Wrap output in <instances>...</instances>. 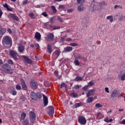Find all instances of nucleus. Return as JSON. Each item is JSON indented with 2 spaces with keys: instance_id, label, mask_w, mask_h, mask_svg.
Returning <instances> with one entry per match:
<instances>
[{
  "instance_id": "22",
  "label": "nucleus",
  "mask_w": 125,
  "mask_h": 125,
  "mask_svg": "<svg viewBox=\"0 0 125 125\" xmlns=\"http://www.w3.org/2000/svg\"><path fill=\"white\" fill-rule=\"evenodd\" d=\"M35 38V39H36L38 42H40V41H41V33L39 32H36Z\"/></svg>"
},
{
  "instance_id": "60",
  "label": "nucleus",
  "mask_w": 125,
  "mask_h": 125,
  "mask_svg": "<svg viewBox=\"0 0 125 125\" xmlns=\"http://www.w3.org/2000/svg\"><path fill=\"white\" fill-rule=\"evenodd\" d=\"M104 121L106 123H108L109 119H108V117H107L106 118L104 119Z\"/></svg>"
},
{
  "instance_id": "11",
  "label": "nucleus",
  "mask_w": 125,
  "mask_h": 125,
  "mask_svg": "<svg viewBox=\"0 0 125 125\" xmlns=\"http://www.w3.org/2000/svg\"><path fill=\"white\" fill-rule=\"evenodd\" d=\"M86 94L87 95V97H90V96L95 94V90L94 89L89 90L88 92L86 93Z\"/></svg>"
},
{
  "instance_id": "19",
  "label": "nucleus",
  "mask_w": 125,
  "mask_h": 125,
  "mask_svg": "<svg viewBox=\"0 0 125 125\" xmlns=\"http://www.w3.org/2000/svg\"><path fill=\"white\" fill-rule=\"evenodd\" d=\"M78 11L80 12H82V11H83V10L84 9V7H83V4H81L80 5H79L77 7Z\"/></svg>"
},
{
  "instance_id": "40",
  "label": "nucleus",
  "mask_w": 125,
  "mask_h": 125,
  "mask_svg": "<svg viewBox=\"0 0 125 125\" xmlns=\"http://www.w3.org/2000/svg\"><path fill=\"white\" fill-rule=\"evenodd\" d=\"M95 84V83L94 81H93V80H92L88 83V85L89 86H93V85H94Z\"/></svg>"
},
{
  "instance_id": "59",
  "label": "nucleus",
  "mask_w": 125,
  "mask_h": 125,
  "mask_svg": "<svg viewBox=\"0 0 125 125\" xmlns=\"http://www.w3.org/2000/svg\"><path fill=\"white\" fill-rule=\"evenodd\" d=\"M121 125H125V119L120 122Z\"/></svg>"
},
{
  "instance_id": "8",
  "label": "nucleus",
  "mask_w": 125,
  "mask_h": 125,
  "mask_svg": "<svg viewBox=\"0 0 125 125\" xmlns=\"http://www.w3.org/2000/svg\"><path fill=\"white\" fill-rule=\"evenodd\" d=\"M60 50H57L55 52H53L52 54V58L53 59H57L59 55H60Z\"/></svg>"
},
{
  "instance_id": "51",
  "label": "nucleus",
  "mask_w": 125,
  "mask_h": 125,
  "mask_svg": "<svg viewBox=\"0 0 125 125\" xmlns=\"http://www.w3.org/2000/svg\"><path fill=\"white\" fill-rule=\"evenodd\" d=\"M121 81H125V75L124 74L121 75Z\"/></svg>"
},
{
  "instance_id": "64",
  "label": "nucleus",
  "mask_w": 125,
  "mask_h": 125,
  "mask_svg": "<svg viewBox=\"0 0 125 125\" xmlns=\"http://www.w3.org/2000/svg\"><path fill=\"white\" fill-rule=\"evenodd\" d=\"M72 11H73V9H69L67 10V12H72Z\"/></svg>"
},
{
  "instance_id": "38",
  "label": "nucleus",
  "mask_w": 125,
  "mask_h": 125,
  "mask_svg": "<svg viewBox=\"0 0 125 125\" xmlns=\"http://www.w3.org/2000/svg\"><path fill=\"white\" fill-rule=\"evenodd\" d=\"M50 27L52 28L54 30H58L59 29H60V26H53L52 25H50Z\"/></svg>"
},
{
  "instance_id": "21",
  "label": "nucleus",
  "mask_w": 125,
  "mask_h": 125,
  "mask_svg": "<svg viewBox=\"0 0 125 125\" xmlns=\"http://www.w3.org/2000/svg\"><path fill=\"white\" fill-rule=\"evenodd\" d=\"M47 38L49 41H53L54 40V35L53 33H50L47 35Z\"/></svg>"
},
{
  "instance_id": "14",
  "label": "nucleus",
  "mask_w": 125,
  "mask_h": 125,
  "mask_svg": "<svg viewBox=\"0 0 125 125\" xmlns=\"http://www.w3.org/2000/svg\"><path fill=\"white\" fill-rule=\"evenodd\" d=\"M3 7H4V8H6L7 10H8V11H13V8L10 7V6L8 5L7 3H5L3 4Z\"/></svg>"
},
{
  "instance_id": "13",
  "label": "nucleus",
  "mask_w": 125,
  "mask_h": 125,
  "mask_svg": "<svg viewBox=\"0 0 125 125\" xmlns=\"http://www.w3.org/2000/svg\"><path fill=\"white\" fill-rule=\"evenodd\" d=\"M23 58L24 60L25 61L26 63L28 64H32L33 63V62L31 59H29L28 57H26L25 56H23Z\"/></svg>"
},
{
  "instance_id": "57",
  "label": "nucleus",
  "mask_w": 125,
  "mask_h": 125,
  "mask_svg": "<svg viewBox=\"0 0 125 125\" xmlns=\"http://www.w3.org/2000/svg\"><path fill=\"white\" fill-rule=\"evenodd\" d=\"M66 42H71L72 41V38H67L65 40Z\"/></svg>"
},
{
  "instance_id": "35",
  "label": "nucleus",
  "mask_w": 125,
  "mask_h": 125,
  "mask_svg": "<svg viewBox=\"0 0 125 125\" xmlns=\"http://www.w3.org/2000/svg\"><path fill=\"white\" fill-rule=\"evenodd\" d=\"M83 105V103H76L74 105L75 108H79V107H81V106Z\"/></svg>"
},
{
  "instance_id": "12",
  "label": "nucleus",
  "mask_w": 125,
  "mask_h": 125,
  "mask_svg": "<svg viewBox=\"0 0 125 125\" xmlns=\"http://www.w3.org/2000/svg\"><path fill=\"white\" fill-rule=\"evenodd\" d=\"M75 59H82L83 61H85V62H86L87 61V59L85 58L84 56H82L81 54L77 55L75 57Z\"/></svg>"
},
{
  "instance_id": "24",
  "label": "nucleus",
  "mask_w": 125,
  "mask_h": 125,
  "mask_svg": "<svg viewBox=\"0 0 125 125\" xmlns=\"http://www.w3.org/2000/svg\"><path fill=\"white\" fill-rule=\"evenodd\" d=\"M52 47L50 44H48L47 47V51L48 53H51L52 52Z\"/></svg>"
},
{
  "instance_id": "5",
  "label": "nucleus",
  "mask_w": 125,
  "mask_h": 125,
  "mask_svg": "<svg viewBox=\"0 0 125 125\" xmlns=\"http://www.w3.org/2000/svg\"><path fill=\"white\" fill-rule=\"evenodd\" d=\"M123 94L120 93V92H119V91L117 90H114L112 91L110 97L112 98H114L115 97H117V96H119V97L122 96Z\"/></svg>"
},
{
  "instance_id": "42",
  "label": "nucleus",
  "mask_w": 125,
  "mask_h": 125,
  "mask_svg": "<svg viewBox=\"0 0 125 125\" xmlns=\"http://www.w3.org/2000/svg\"><path fill=\"white\" fill-rule=\"evenodd\" d=\"M74 63L76 66H79L80 65V62L78 60H75Z\"/></svg>"
},
{
  "instance_id": "61",
  "label": "nucleus",
  "mask_w": 125,
  "mask_h": 125,
  "mask_svg": "<svg viewBox=\"0 0 125 125\" xmlns=\"http://www.w3.org/2000/svg\"><path fill=\"white\" fill-rule=\"evenodd\" d=\"M7 32H8L9 34H11L12 33V31H11V29H10V28H8L7 29Z\"/></svg>"
},
{
  "instance_id": "29",
  "label": "nucleus",
  "mask_w": 125,
  "mask_h": 125,
  "mask_svg": "<svg viewBox=\"0 0 125 125\" xmlns=\"http://www.w3.org/2000/svg\"><path fill=\"white\" fill-rule=\"evenodd\" d=\"M22 125H30V122H29V120H28L27 119H26L23 120Z\"/></svg>"
},
{
  "instance_id": "23",
  "label": "nucleus",
  "mask_w": 125,
  "mask_h": 125,
  "mask_svg": "<svg viewBox=\"0 0 125 125\" xmlns=\"http://www.w3.org/2000/svg\"><path fill=\"white\" fill-rule=\"evenodd\" d=\"M18 50L21 53H23L24 50H25V47L22 45H20L19 46Z\"/></svg>"
},
{
  "instance_id": "26",
  "label": "nucleus",
  "mask_w": 125,
  "mask_h": 125,
  "mask_svg": "<svg viewBox=\"0 0 125 125\" xmlns=\"http://www.w3.org/2000/svg\"><path fill=\"white\" fill-rule=\"evenodd\" d=\"M6 32V29L5 28H2L1 30H0V37H2V36L5 34Z\"/></svg>"
},
{
  "instance_id": "32",
  "label": "nucleus",
  "mask_w": 125,
  "mask_h": 125,
  "mask_svg": "<svg viewBox=\"0 0 125 125\" xmlns=\"http://www.w3.org/2000/svg\"><path fill=\"white\" fill-rule=\"evenodd\" d=\"M75 82H81L83 81V78L80 77V76H77L74 79Z\"/></svg>"
},
{
  "instance_id": "37",
  "label": "nucleus",
  "mask_w": 125,
  "mask_h": 125,
  "mask_svg": "<svg viewBox=\"0 0 125 125\" xmlns=\"http://www.w3.org/2000/svg\"><path fill=\"white\" fill-rule=\"evenodd\" d=\"M51 8L52 10L53 13H56V12H57V9H56V8H55V6L54 5H52Z\"/></svg>"
},
{
  "instance_id": "2",
  "label": "nucleus",
  "mask_w": 125,
  "mask_h": 125,
  "mask_svg": "<svg viewBox=\"0 0 125 125\" xmlns=\"http://www.w3.org/2000/svg\"><path fill=\"white\" fill-rule=\"evenodd\" d=\"M101 4H104V5H105L106 3H105V2H103L102 3H98L95 2V1H92L90 9L91 10V11H92V12H94V11H96L97 10V9H99V7H98V5H101Z\"/></svg>"
},
{
  "instance_id": "39",
  "label": "nucleus",
  "mask_w": 125,
  "mask_h": 125,
  "mask_svg": "<svg viewBox=\"0 0 125 125\" xmlns=\"http://www.w3.org/2000/svg\"><path fill=\"white\" fill-rule=\"evenodd\" d=\"M43 95H43V94H42L41 93H37V97L41 99L42 97V96L43 97Z\"/></svg>"
},
{
  "instance_id": "34",
  "label": "nucleus",
  "mask_w": 125,
  "mask_h": 125,
  "mask_svg": "<svg viewBox=\"0 0 125 125\" xmlns=\"http://www.w3.org/2000/svg\"><path fill=\"white\" fill-rule=\"evenodd\" d=\"M106 19L108 20H109L110 22L112 23L113 22L114 19H113V16H108L106 17Z\"/></svg>"
},
{
  "instance_id": "18",
  "label": "nucleus",
  "mask_w": 125,
  "mask_h": 125,
  "mask_svg": "<svg viewBox=\"0 0 125 125\" xmlns=\"http://www.w3.org/2000/svg\"><path fill=\"white\" fill-rule=\"evenodd\" d=\"M43 101L44 106H46L48 104V99L45 95H43Z\"/></svg>"
},
{
  "instance_id": "58",
  "label": "nucleus",
  "mask_w": 125,
  "mask_h": 125,
  "mask_svg": "<svg viewBox=\"0 0 125 125\" xmlns=\"http://www.w3.org/2000/svg\"><path fill=\"white\" fill-rule=\"evenodd\" d=\"M42 15H43V16H44V17H46L47 16V14H46V13L45 12H43L42 13Z\"/></svg>"
},
{
  "instance_id": "31",
  "label": "nucleus",
  "mask_w": 125,
  "mask_h": 125,
  "mask_svg": "<svg viewBox=\"0 0 125 125\" xmlns=\"http://www.w3.org/2000/svg\"><path fill=\"white\" fill-rule=\"evenodd\" d=\"M87 99L86 100V103H91L94 100V98L93 97H87Z\"/></svg>"
},
{
  "instance_id": "55",
  "label": "nucleus",
  "mask_w": 125,
  "mask_h": 125,
  "mask_svg": "<svg viewBox=\"0 0 125 125\" xmlns=\"http://www.w3.org/2000/svg\"><path fill=\"white\" fill-rule=\"evenodd\" d=\"M27 3H28V0H25L24 1H22V4H23V5H25Z\"/></svg>"
},
{
  "instance_id": "4",
  "label": "nucleus",
  "mask_w": 125,
  "mask_h": 125,
  "mask_svg": "<svg viewBox=\"0 0 125 125\" xmlns=\"http://www.w3.org/2000/svg\"><path fill=\"white\" fill-rule=\"evenodd\" d=\"M29 119L31 123L30 125H33L36 121V114L34 111H31L29 112Z\"/></svg>"
},
{
  "instance_id": "54",
  "label": "nucleus",
  "mask_w": 125,
  "mask_h": 125,
  "mask_svg": "<svg viewBox=\"0 0 125 125\" xmlns=\"http://www.w3.org/2000/svg\"><path fill=\"white\" fill-rule=\"evenodd\" d=\"M35 47H36V48H37V49H39L40 48V45H39L38 43H36Z\"/></svg>"
},
{
  "instance_id": "47",
  "label": "nucleus",
  "mask_w": 125,
  "mask_h": 125,
  "mask_svg": "<svg viewBox=\"0 0 125 125\" xmlns=\"http://www.w3.org/2000/svg\"><path fill=\"white\" fill-rule=\"evenodd\" d=\"M84 24H85L86 25V24H88V23H89V20H88V19H86L84 20Z\"/></svg>"
},
{
  "instance_id": "10",
  "label": "nucleus",
  "mask_w": 125,
  "mask_h": 125,
  "mask_svg": "<svg viewBox=\"0 0 125 125\" xmlns=\"http://www.w3.org/2000/svg\"><path fill=\"white\" fill-rule=\"evenodd\" d=\"M30 96L31 99L33 101H36V100H37V93L34 91L31 92Z\"/></svg>"
},
{
  "instance_id": "62",
  "label": "nucleus",
  "mask_w": 125,
  "mask_h": 125,
  "mask_svg": "<svg viewBox=\"0 0 125 125\" xmlns=\"http://www.w3.org/2000/svg\"><path fill=\"white\" fill-rule=\"evenodd\" d=\"M2 16V11H1V9H0V18H1Z\"/></svg>"
},
{
  "instance_id": "1",
  "label": "nucleus",
  "mask_w": 125,
  "mask_h": 125,
  "mask_svg": "<svg viewBox=\"0 0 125 125\" xmlns=\"http://www.w3.org/2000/svg\"><path fill=\"white\" fill-rule=\"evenodd\" d=\"M2 42L3 45H10V46H11L12 45V39L9 36H4Z\"/></svg>"
},
{
  "instance_id": "30",
  "label": "nucleus",
  "mask_w": 125,
  "mask_h": 125,
  "mask_svg": "<svg viewBox=\"0 0 125 125\" xmlns=\"http://www.w3.org/2000/svg\"><path fill=\"white\" fill-rule=\"evenodd\" d=\"M10 17H11V18H13L14 20H16V21H18V17L15 16L14 14H10Z\"/></svg>"
},
{
  "instance_id": "53",
  "label": "nucleus",
  "mask_w": 125,
  "mask_h": 125,
  "mask_svg": "<svg viewBox=\"0 0 125 125\" xmlns=\"http://www.w3.org/2000/svg\"><path fill=\"white\" fill-rule=\"evenodd\" d=\"M104 89H105V92H107V93H109L110 92V91H109V88L105 87Z\"/></svg>"
},
{
  "instance_id": "25",
  "label": "nucleus",
  "mask_w": 125,
  "mask_h": 125,
  "mask_svg": "<svg viewBox=\"0 0 125 125\" xmlns=\"http://www.w3.org/2000/svg\"><path fill=\"white\" fill-rule=\"evenodd\" d=\"M10 93L12 95H16L17 94V92H16L15 88H12L10 91Z\"/></svg>"
},
{
  "instance_id": "27",
  "label": "nucleus",
  "mask_w": 125,
  "mask_h": 125,
  "mask_svg": "<svg viewBox=\"0 0 125 125\" xmlns=\"http://www.w3.org/2000/svg\"><path fill=\"white\" fill-rule=\"evenodd\" d=\"M25 118H26V113H25L24 112H22L21 113L20 120L24 121V120H25Z\"/></svg>"
},
{
  "instance_id": "36",
  "label": "nucleus",
  "mask_w": 125,
  "mask_h": 125,
  "mask_svg": "<svg viewBox=\"0 0 125 125\" xmlns=\"http://www.w3.org/2000/svg\"><path fill=\"white\" fill-rule=\"evenodd\" d=\"M78 4H83L85 2V0H76Z\"/></svg>"
},
{
  "instance_id": "3",
  "label": "nucleus",
  "mask_w": 125,
  "mask_h": 125,
  "mask_svg": "<svg viewBox=\"0 0 125 125\" xmlns=\"http://www.w3.org/2000/svg\"><path fill=\"white\" fill-rule=\"evenodd\" d=\"M2 67L4 72H5V73L7 74H12V69H11V67L10 65L5 63L3 64Z\"/></svg>"
},
{
  "instance_id": "49",
  "label": "nucleus",
  "mask_w": 125,
  "mask_h": 125,
  "mask_svg": "<svg viewBox=\"0 0 125 125\" xmlns=\"http://www.w3.org/2000/svg\"><path fill=\"white\" fill-rule=\"evenodd\" d=\"M8 64H10V65H13L14 64L13 61L11 60H9L8 61Z\"/></svg>"
},
{
  "instance_id": "9",
  "label": "nucleus",
  "mask_w": 125,
  "mask_h": 125,
  "mask_svg": "<svg viewBox=\"0 0 125 125\" xmlns=\"http://www.w3.org/2000/svg\"><path fill=\"white\" fill-rule=\"evenodd\" d=\"M30 86L33 89H37L38 88V83L35 80H31L30 82Z\"/></svg>"
},
{
  "instance_id": "44",
  "label": "nucleus",
  "mask_w": 125,
  "mask_h": 125,
  "mask_svg": "<svg viewBox=\"0 0 125 125\" xmlns=\"http://www.w3.org/2000/svg\"><path fill=\"white\" fill-rule=\"evenodd\" d=\"M57 20L61 23H63V19L60 16H58Z\"/></svg>"
},
{
  "instance_id": "45",
  "label": "nucleus",
  "mask_w": 125,
  "mask_h": 125,
  "mask_svg": "<svg viewBox=\"0 0 125 125\" xmlns=\"http://www.w3.org/2000/svg\"><path fill=\"white\" fill-rule=\"evenodd\" d=\"M16 89L17 90H20V89H21V86L20 85V84H17L16 86Z\"/></svg>"
},
{
  "instance_id": "15",
  "label": "nucleus",
  "mask_w": 125,
  "mask_h": 125,
  "mask_svg": "<svg viewBox=\"0 0 125 125\" xmlns=\"http://www.w3.org/2000/svg\"><path fill=\"white\" fill-rule=\"evenodd\" d=\"M53 114H54V108H53V106H49L48 114L49 116H51Z\"/></svg>"
},
{
  "instance_id": "63",
  "label": "nucleus",
  "mask_w": 125,
  "mask_h": 125,
  "mask_svg": "<svg viewBox=\"0 0 125 125\" xmlns=\"http://www.w3.org/2000/svg\"><path fill=\"white\" fill-rule=\"evenodd\" d=\"M54 74H55L56 77H58V72L57 71H55Z\"/></svg>"
},
{
  "instance_id": "56",
  "label": "nucleus",
  "mask_w": 125,
  "mask_h": 125,
  "mask_svg": "<svg viewBox=\"0 0 125 125\" xmlns=\"http://www.w3.org/2000/svg\"><path fill=\"white\" fill-rule=\"evenodd\" d=\"M59 8H61L62 9H64V8H65V7L63 5H61L59 6Z\"/></svg>"
},
{
  "instance_id": "7",
  "label": "nucleus",
  "mask_w": 125,
  "mask_h": 125,
  "mask_svg": "<svg viewBox=\"0 0 125 125\" xmlns=\"http://www.w3.org/2000/svg\"><path fill=\"white\" fill-rule=\"evenodd\" d=\"M78 122L81 125H85V124H86V120L83 116H79L78 118Z\"/></svg>"
},
{
  "instance_id": "33",
  "label": "nucleus",
  "mask_w": 125,
  "mask_h": 125,
  "mask_svg": "<svg viewBox=\"0 0 125 125\" xmlns=\"http://www.w3.org/2000/svg\"><path fill=\"white\" fill-rule=\"evenodd\" d=\"M29 16L31 19H35L36 18V16H35V14L33 12H30L29 14Z\"/></svg>"
},
{
  "instance_id": "41",
  "label": "nucleus",
  "mask_w": 125,
  "mask_h": 125,
  "mask_svg": "<svg viewBox=\"0 0 125 125\" xmlns=\"http://www.w3.org/2000/svg\"><path fill=\"white\" fill-rule=\"evenodd\" d=\"M62 87H65V89H67L68 86L65 83H63L61 84V88H62Z\"/></svg>"
},
{
  "instance_id": "43",
  "label": "nucleus",
  "mask_w": 125,
  "mask_h": 125,
  "mask_svg": "<svg viewBox=\"0 0 125 125\" xmlns=\"http://www.w3.org/2000/svg\"><path fill=\"white\" fill-rule=\"evenodd\" d=\"M69 45L70 46H79V44L77 43H70Z\"/></svg>"
},
{
  "instance_id": "46",
  "label": "nucleus",
  "mask_w": 125,
  "mask_h": 125,
  "mask_svg": "<svg viewBox=\"0 0 125 125\" xmlns=\"http://www.w3.org/2000/svg\"><path fill=\"white\" fill-rule=\"evenodd\" d=\"M54 17H51L50 19L49 22L51 23V24H53L54 23V20H53Z\"/></svg>"
},
{
  "instance_id": "17",
  "label": "nucleus",
  "mask_w": 125,
  "mask_h": 125,
  "mask_svg": "<svg viewBox=\"0 0 125 125\" xmlns=\"http://www.w3.org/2000/svg\"><path fill=\"white\" fill-rule=\"evenodd\" d=\"M21 85L23 89H24V90H27L28 87H27V85H26V83H25L23 79H21Z\"/></svg>"
},
{
  "instance_id": "20",
  "label": "nucleus",
  "mask_w": 125,
  "mask_h": 125,
  "mask_svg": "<svg viewBox=\"0 0 125 125\" xmlns=\"http://www.w3.org/2000/svg\"><path fill=\"white\" fill-rule=\"evenodd\" d=\"M64 52H71L73 51V47L72 46H67L64 48Z\"/></svg>"
},
{
  "instance_id": "6",
  "label": "nucleus",
  "mask_w": 125,
  "mask_h": 125,
  "mask_svg": "<svg viewBox=\"0 0 125 125\" xmlns=\"http://www.w3.org/2000/svg\"><path fill=\"white\" fill-rule=\"evenodd\" d=\"M10 55L11 56L14 60L17 59V56H18V53L14 50H11L10 52Z\"/></svg>"
},
{
  "instance_id": "50",
  "label": "nucleus",
  "mask_w": 125,
  "mask_h": 125,
  "mask_svg": "<svg viewBox=\"0 0 125 125\" xmlns=\"http://www.w3.org/2000/svg\"><path fill=\"white\" fill-rule=\"evenodd\" d=\"M88 85H85L84 87H83V90H87V89L88 88Z\"/></svg>"
},
{
  "instance_id": "28",
  "label": "nucleus",
  "mask_w": 125,
  "mask_h": 125,
  "mask_svg": "<svg viewBox=\"0 0 125 125\" xmlns=\"http://www.w3.org/2000/svg\"><path fill=\"white\" fill-rule=\"evenodd\" d=\"M70 96L71 97H73V98H76L77 97H79V95H78L77 93L73 92L70 93Z\"/></svg>"
},
{
  "instance_id": "16",
  "label": "nucleus",
  "mask_w": 125,
  "mask_h": 125,
  "mask_svg": "<svg viewBox=\"0 0 125 125\" xmlns=\"http://www.w3.org/2000/svg\"><path fill=\"white\" fill-rule=\"evenodd\" d=\"M104 118V115L101 112H98L97 113V119L98 120H101V119H103Z\"/></svg>"
},
{
  "instance_id": "48",
  "label": "nucleus",
  "mask_w": 125,
  "mask_h": 125,
  "mask_svg": "<svg viewBox=\"0 0 125 125\" xmlns=\"http://www.w3.org/2000/svg\"><path fill=\"white\" fill-rule=\"evenodd\" d=\"M95 107H96V108H101L103 106L100 104H95Z\"/></svg>"
},
{
  "instance_id": "52",
  "label": "nucleus",
  "mask_w": 125,
  "mask_h": 125,
  "mask_svg": "<svg viewBox=\"0 0 125 125\" xmlns=\"http://www.w3.org/2000/svg\"><path fill=\"white\" fill-rule=\"evenodd\" d=\"M74 88L75 90H77V89H79V88H80V86H79V85H76L74 86Z\"/></svg>"
}]
</instances>
